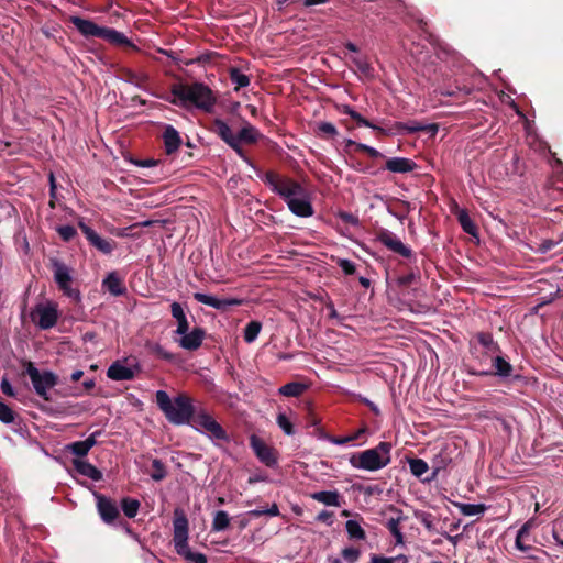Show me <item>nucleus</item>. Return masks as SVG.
Wrapping results in <instances>:
<instances>
[{
  "label": "nucleus",
  "mask_w": 563,
  "mask_h": 563,
  "mask_svg": "<svg viewBox=\"0 0 563 563\" xmlns=\"http://www.w3.org/2000/svg\"><path fill=\"white\" fill-rule=\"evenodd\" d=\"M336 109L340 114L344 115L341 122L345 124L349 130L361 126L372 128L375 131V137L406 136L417 134L418 137L426 135L427 140H429L434 139L439 131V124L422 123L419 121H408L407 123L396 122L388 128H382L369 122L349 104L336 106Z\"/></svg>",
  "instance_id": "1"
},
{
  "label": "nucleus",
  "mask_w": 563,
  "mask_h": 563,
  "mask_svg": "<svg viewBox=\"0 0 563 563\" xmlns=\"http://www.w3.org/2000/svg\"><path fill=\"white\" fill-rule=\"evenodd\" d=\"M169 103L185 110L198 109L211 113L217 103L212 89L203 82L174 84L170 86Z\"/></svg>",
  "instance_id": "2"
},
{
  "label": "nucleus",
  "mask_w": 563,
  "mask_h": 563,
  "mask_svg": "<svg viewBox=\"0 0 563 563\" xmlns=\"http://www.w3.org/2000/svg\"><path fill=\"white\" fill-rule=\"evenodd\" d=\"M240 102H234L227 114L208 123V130L222 141H257L258 130L246 121L239 110Z\"/></svg>",
  "instance_id": "3"
},
{
  "label": "nucleus",
  "mask_w": 563,
  "mask_h": 563,
  "mask_svg": "<svg viewBox=\"0 0 563 563\" xmlns=\"http://www.w3.org/2000/svg\"><path fill=\"white\" fill-rule=\"evenodd\" d=\"M189 523L186 514L180 508L174 510L173 541L174 548L186 563H207V556L200 552L191 551L188 544Z\"/></svg>",
  "instance_id": "4"
},
{
  "label": "nucleus",
  "mask_w": 563,
  "mask_h": 563,
  "mask_svg": "<svg viewBox=\"0 0 563 563\" xmlns=\"http://www.w3.org/2000/svg\"><path fill=\"white\" fill-rule=\"evenodd\" d=\"M156 402L167 420L174 424L188 423L194 415V407L189 397L179 395L172 399L164 390L156 391Z\"/></svg>",
  "instance_id": "5"
},
{
  "label": "nucleus",
  "mask_w": 563,
  "mask_h": 563,
  "mask_svg": "<svg viewBox=\"0 0 563 563\" xmlns=\"http://www.w3.org/2000/svg\"><path fill=\"white\" fill-rule=\"evenodd\" d=\"M391 444L389 442H379L375 448L353 454L350 457V464L357 470L375 472L387 466L390 461Z\"/></svg>",
  "instance_id": "6"
},
{
  "label": "nucleus",
  "mask_w": 563,
  "mask_h": 563,
  "mask_svg": "<svg viewBox=\"0 0 563 563\" xmlns=\"http://www.w3.org/2000/svg\"><path fill=\"white\" fill-rule=\"evenodd\" d=\"M262 179L272 191L285 200L287 206H289L292 200L302 197V194L306 191L296 180L272 170L265 173Z\"/></svg>",
  "instance_id": "7"
},
{
  "label": "nucleus",
  "mask_w": 563,
  "mask_h": 563,
  "mask_svg": "<svg viewBox=\"0 0 563 563\" xmlns=\"http://www.w3.org/2000/svg\"><path fill=\"white\" fill-rule=\"evenodd\" d=\"M194 427L197 431L205 433L211 440L229 441V437L221 424L207 411H198L192 417Z\"/></svg>",
  "instance_id": "8"
},
{
  "label": "nucleus",
  "mask_w": 563,
  "mask_h": 563,
  "mask_svg": "<svg viewBox=\"0 0 563 563\" xmlns=\"http://www.w3.org/2000/svg\"><path fill=\"white\" fill-rule=\"evenodd\" d=\"M29 375L35 393L45 400H48V391L57 384V376L49 371L40 372L32 362L26 365Z\"/></svg>",
  "instance_id": "9"
},
{
  "label": "nucleus",
  "mask_w": 563,
  "mask_h": 563,
  "mask_svg": "<svg viewBox=\"0 0 563 563\" xmlns=\"http://www.w3.org/2000/svg\"><path fill=\"white\" fill-rule=\"evenodd\" d=\"M52 266L54 272V280L58 288L64 292L65 296L74 299L75 301H79L80 291L71 287V269L66 264L57 260L52 262Z\"/></svg>",
  "instance_id": "10"
},
{
  "label": "nucleus",
  "mask_w": 563,
  "mask_h": 563,
  "mask_svg": "<svg viewBox=\"0 0 563 563\" xmlns=\"http://www.w3.org/2000/svg\"><path fill=\"white\" fill-rule=\"evenodd\" d=\"M59 313L54 302L38 303L31 312L32 321L41 329L48 330L57 323Z\"/></svg>",
  "instance_id": "11"
},
{
  "label": "nucleus",
  "mask_w": 563,
  "mask_h": 563,
  "mask_svg": "<svg viewBox=\"0 0 563 563\" xmlns=\"http://www.w3.org/2000/svg\"><path fill=\"white\" fill-rule=\"evenodd\" d=\"M139 371L140 366L136 362L129 364L125 358L123 361H115L112 363L107 369V376L112 380H130L134 378Z\"/></svg>",
  "instance_id": "12"
},
{
  "label": "nucleus",
  "mask_w": 563,
  "mask_h": 563,
  "mask_svg": "<svg viewBox=\"0 0 563 563\" xmlns=\"http://www.w3.org/2000/svg\"><path fill=\"white\" fill-rule=\"evenodd\" d=\"M377 240L388 250L404 257H410L412 254L411 249L405 245L395 233L388 230L380 231L377 235Z\"/></svg>",
  "instance_id": "13"
},
{
  "label": "nucleus",
  "mask_w": 563,
  "mask_h": 563,
  "mask_svg": "<svg viewBox=\"0 0 563 563\" xmlns=\"http://www.w3.org/2000/svg\"><path fill=\"white\" fill-rule=\"evenodd\" d=\"M79 228L81 229L89 243L99 252L103 254H110L113 251L115 245L114 241L101 238L95 230L81 221L79 222Z\"/></svg>",
  "instance_id": "14"
},
{
  "label": "nucleus",
  "mask_w": 563,
  "mask_h": 563,
  "mask_svg": "<svg viewBox=\"0 0 563 563\" xmlns=\"http://www.w3.org/2000/svg\"><path fill=\"white\" fill-rule=\"evenodd\" d=\"M68 21L77 29V31L86 38L101 37L104 26L96 24L92 20L84 19L77 15H70Z\"/></svg>",
  "instance_id": "15"
},
{
  "label": "nucleus",
  "mask_w": 563,
  "mask_h": 563,
  "mask_svg": "<svg viewBox=\"0 0 563 563\" xmlns=\"http://www.w3.org/2000/svg\"><path fill=\"white\" fill-rule=\"evenodd\" d=\"M194 298L203 305L212 307L218 310H227L229 307L240 306L242 303L241 299L236 298H218L211 295L195 292Z\"/></svg>",
  "instance_id": "16"
},
{
  "label": "nucleus",
  "mask_w": 563,
  "mask_h": 563,
  "mask_svg": "<svg viewBox=\"0 0 563 563\" xmlns=\"http://www.w3.org/2000/svg\"><path fill=\"white\" fill-rule=\"evenodd\" d=\"M93 496L97 500V508L102 520L107 523L113 522L119 516L115 503L99 493H93Z\"/></svg>",
  "instance_id": "17"
},
{
  "label": "nucleus",
  "mask_w": 563,
  "mask_h": 563,
  "mask_svg": "<svg viewBox=\"0 0 563 563\" xmlns=\"http://www.w3.org/2000/svg\"><path fill=\"white\" fill-rule=\"evenodd\" d=\"M205 339V331L200 328H194L187 331L186 334H179V339L175 341L180 347L188 351H196L202 344Z\"/></svg>",
  "instance_id": "18"
},
{
  "label": "nucleus",
  "mask_w": 563,
  "mask_h": 563,
  "mask_svg": "<svg viewBox=\"0 0 563 563\" xmlns=\"http://www.w3.org/2000/svg\"><path fill=\"white\" fill-rule=\"evenodd\" d=\"M251 446L255 452L256 456L261 462L266 464L267 466H273L277 463L276 456L272 448L266 445L261 439L256 435H252L250 439Z\"/></svg>",
  "instance_id": "19"
},
{
  "label": "nucleus",
  "mask_w": 563,
  "mask_h": 563,
  "mask_svg": "<svg viewBox=\"0 0 563 563\" xmlns=\"http://www.w3.org/2000/svg\"><path fill=\"white\" fill-rule=\"evenodd\" d=\"M288 208L294 214L301 218H308L313 214V207L307 190L302 194V197L292 200Z\"/></svg>",
  "instance_id": "20"
},
{
  "label": "nucleus",
  "mask_w": 563,
  "mask_h": 563,
  "mask_svg": "<svg viewBox=\"0 0 563 563\" xmlns=\"http://www.w3.org/2000/svg\"><path fill=\"white\" fill-rule=\"evenodd\" d=\"M100 38L107 41L108 43L114 46H125L135 48V45L122 32H119L111 27L104 26Z\"/></svg>",
  "instance_id": "21"
},
{
  "label": "nucleus",
  "mask_w": 563,
  "mask_h": 563,
  "mask_svg": "<svg viewBox=\"0 0 563 563\" xmlns=\"http://www.w3.org/2000/svg\"><path fill=\"white\" fill-rule=\"evenodd\" d=\"M102 287L115 297L126 292V288L117 272H111L106 276L102 280Z\"/></svg>",
  "instance_id": "22"
},
{
  "label": "nucleus",
  "mask_w": 563,
  "mask_h": 563,
  "mask_svg": "<svg viewBox=\"0 0 563 563\" xmlns=\"http://www.w3.org/2000/svg\"><path fill=\"white\" fill-rule=\"evenodd\" d=\"M99 434V432L91 433L86 440L84 441H76L67 445V449L69 452H71L74 455H77L79 457L86 456L90 449L96 445L97 440L96 437Z\"/></svg>",
  "instance_id": "23"
},
{
  "label": "nucleus",
  "mask_w": 563,
  "mask_h": 563,
  "mask_svg": "<svg viewBox=\"0 0 563 563\" xmlns=\"http://www.w3.org/2000/svg\"><path fill=\"white\" fill-rule=\"evenodd\" d=\"M73 464L79 474L92 481L98 482L102 478V473L96 466H93L91 463L87 461L77 459L74 460Z\"/></svg>",
  "instance_id": "24"
},
{
  "label": "nucleus",
  "mask_w": 563,
  "mask_h": 563,
  "mask_svg": "<svg viewBox=\"0 0 563 563\" xmlns=\"http://www.w3.org/2000/svg\"><path fill=\"white\" fill-rule=\"evenodd\" d=\"M405 519L406 517L404 516L402 511L397 510V516L389 518L386 522V527L394 536L395 543L397 545L404 544V534L401 532L400 525L402 521H405Z\"/></svg>",
  "instance_id": "25"
},
{
  "label": "nucleus",
  "mask_w": 563,
  "mask_h": 563,
  "mask_svg": "<svg viewBox=\"0 0 563 563\" xmlns=\"http://www.w3.org/2000/svg\"><path fill=\"white\" fill-rule=\"evenodd\" d=\"M415 167L416 164L411 159L404 157H393L386 162V168L393 173H408L413 170Z\"/></svg>",
  "instance_id": "26"
},
{
  "label": "nucleus",
  "mask_w": 563,
  "mask_h": 563,
  "mask_svg": "<svg viewBox=\"0 0 563 563\" xmlns=\"http://www.w3.org/2000/svg\"><path fill=\"white\" fill-rule=\"evenodd\" d=\"M311 498L325 505L339 507L341 505V496L336 490H321L311 494Z\"/></svg>",
  "instance_id": "27"
},
{
  "label": "nucleus",
  "mask_w": 563,
  "mask_h": 563,
  "mask_svg": "<svg viewBox=\"0 0 563 563\" xmlns=\"http://www.w3.org/2000/svg\"><path fill=\"white\" fill-rule=\"evenodd\" d=\"M451 463V457L444 453H439L432 459V473L430 477L422 479L423 482H431L438 477L440 472L444 471Z\"/></svg>",
  "instance_id": "28"
},
{
  "label": "nucleus",
  "mask_w": 563,
  "mask_h": 563,
  "mask_svg": "<svg viewBox=\"0 0 563 563\" xmlns=\"http://www.w3.org/2000/svg\"><path fill=\"white\" fill-rule=\"evenodd\" d=\"M229 78L233 85H235L234 89L239 90L241 88L247 87L250 85V77L243 74L239 68L231 67L229 70Z\"/></svg>",
  "instance_id": "29"
},
{
  "label": "nucleus",
  "mask_w": 563,
  "mask_h": 563,
  "mask_svg": "<svg viewBox=\"0 0 563 563\" xmlns=\"http://www.w3.org/2000/svg\"><path fill=\"white\" fill-rule=\"evenodd\" d=\"M306 389L307 386L305 384L291 382L282 386L278 393L285 397H299Z\"/></svg>",
  "instance_id": "30"
},
{
  "label": "nucleus",
  "mask_w": 563,
  "mask_h": 563,
  "mask_svg": "<svg viewBox=\"0 0 563 563\" xmlns=\"http://www.w3.org/2000/svg\"><path fill=\"white\" fill-rule=\"evenodd\" d=\"M457 220H459L462 229L464 230V232H466L471 235L477 234V228H476L475 223L472 221V219L470 218V216L465 209L459 210Z\"/></svg>",
  "instance_id": "31"
},
{
  "label": "nucleus",
  "mask_w": 563,
  "mask_h": 563,
  "mask_svg": "<svg viewBox=\"0 0 563 563\" xmlns=\"http://www.w3.org/2000/svg\"><path fill=\"white\" fill-rule=\"evenodd\" d=\"M230 525V517L227 511L218 510L213 515L212 531L219 532L225 530Z\"/></svg>",
  "instance_id": "32"
},
{
  "label": "nucleus",
  "mask_w": 563,
  "mask_h": 563,
  "mask_svg": "<svg viewBox=\"0 0 563 563\" xmlns=\"http://www.w3.org/2000/svg\"><path fill=\"white\" fill-rule=\"evenodd\" d=\"M345 529L350 539L364 540L366 533L358 521L350 519L345 523Z\"/></svg>",
  "instance_id": "33"
},
{
  "label": "nucleus",
  "mask_w": 563,
  "mask_h": 563,
  "mask_svg": "<svg viewBox=\"0 0 563 563\" xmlns=\"http://www.w3.org/2000/svg\"><path fill=\"white\" fill-rule=\"evenodd\" d=\"M408 465L411 474L418 478H420L423 474H426L429 471L428 463L422 459H409Z\"/></svg>",
  "instance_id": "34"
},
{
  "label": "nucleus",
  "mask_w": 563,
  "mask_h": 563,
  "mask_svg": "<svg viewBox=\"0 0 563 563\" xmlns=\"http://www.w3.org/2000/svg\"><path fill=\"white\" fill-rule=\"evenodd\" d=\"M493 365L495 368V374L500 377H508L512 372L511 364L501 356H496L494 358Z\"/></svg>",
  "instance_id": "35"
},
{
  "label": "nucleus",
  "mask_w": 563,
  "mask_h": 563,
  "mask_svg": "<svg viewBox=\"0 0 563 563\" xmlns=\"http://www.w3.org/2000/svg\"><path fill=\"white\" fill-rule=\"evenodd\" d=\"M459 510L464 516H479L486 510L484 504H459Z\"/></svg>",
  "instance_id": "36"
},
{
  "label": "nucleus",
  "mask_w": 563,
  "mask_h": 563,
  "mask_svg": "<svg viewBox=\"0 0 563 563\" xmlns=\"http://www.w3.org/2000/svg\"><path fill=\"white\" fill-rule=\"evenodd\" d=\"M262 330V324L258 321H251L244 329V341L246 343L254 342Z\"/></svg>",
  "instance_id": "37"
},
{
  "label": "nucleus",
  "mask_w": 563,
  "mask_h": 563,
  "mask_svg": "<svg viewBox=\"0 0 563 563\" xmlns=\"http://www.w3.org/2000/svg\"><path fill=\"white\" fill-rule=\"evenodd\" d=\"M158 133L162 141H181L178 131L170 124L159 125Z\"/></svg>",
  "instance_id": "38"
},
{
  "label": "nucleus",
  "mask_w": 563,
  "mask_h": 563,
  "mask_svg": "<svg viewBox=\"0 0 563 563\" xmlns=\"http://www.w3.org/2000/svg\"><path fill=\"white\" fill-rule=\"evenodd\" d=\"M122 510L128 518H134L137 515L140 503L136 499L123 498L121 501Z\"/></svg>",
  "instance_id": "39"
},
{
  "label": "nucleus",
  "mask_w": 563,
  "mask_h": 563,
  "mask_svg": "<svg viewBox=\"0 0 563 563\" xmlns=\"http://www.w3.org/2000/svg\"><path fill=\"white\" fill-rule=\"evenodd\" d=\"M277 426L286 435H294L295 429L291 419L284 412H279L276 418Z\"/></svg>",
  "instance_id": "40"
},
{
  "label": "nucleus",
  "mask_w": 563,
  "mask_h": 563,
  "mask_svg": "<svg viewBox=\"0 0 563 563\" xmlns=\"http://www.w3.org/2000/svg\"><path fill=\"white\" fill-rule=\"evenodd\" d=\"M316 133L320 137H334L338 134L336 128L330 122H319L316 128Z\"/></svg>",
  "instance_id": "41"
},
{
  "label": "nucleus",
  "mask_w": 563,
  "mask_h": 563,
  "mask_svg": "<svg viewBox=\"0 0 563 563\" xmlns=\"http://www.w3.org/2000/svg\"><path fill=\"white\" fill-rule=\"evenodd\" d=\"M529 531H530V523L526 522L517 532L515 544H516V548L518 550H520L521 552H528L531 549V545L526 544L525 541L522 540V534H529Z\"/></svg>",
  "instance_id": "42"
},
{
  "label": "nucleus",
  "mask_w": 563,
  "mask_h": 563,
  "mask_svg": "<svg viewBox=\"0 0 563 563\" xmlns=\"http://www.w3.org/2000/svg\"><path fill=\"white\" fill-rule=\"evenodd\" d=\"M153 472L151 473V478L155 482H159L164 479L167 475V471L162 461L154 459L152 461Z\"/></svg>",
  "instance_id": "43"
},
{
  "label": "nucleus",
  "mask_w": 563,
  "mask_h": 563,
  "mask_svg": "<svg viewBox=\"0 0 563 563\" xmlns=\"http://www.w3.org/2000/svg\"><path fill=\"white\" fill-rule=\"evenodd\" d=\"M351 62L356 66V68L365 76H371L373 71V67L365 59L357 56L351 58Z\"/></svg>",
  "instance_id": "44"
},
{
  "label": "nucleus",
  "mask_w": 563,
  "mask_h": 563,
  "mask_svg": "<svg viewBox=\"0 0 563 563\" xmlns=\"http://www.w3.org/2000/svg\"><path fill=\"white\" fill-rule=\"evenodd\" d=\"M14 418L15 416L13 410L8 405L0 401V421L9 424L14 421Z\"/></svg>",
  "instance_id": "45"
},
{
  "label": "nucleus",
  "mask_w": 563,
  "mask_h": 563,
  "mask_svg": "<svg viewBox=\"0 0 563 563\" xmlns=\"http://www.w3.org/2000/svg\"><path fill=\"white\" fill-rule=\"evenodd\" d=\"M247 515L251 516V517H260V516H263V515H268L271 517H276V516L279 515V509H278V506L276 504H273L267 509H253V510H250L247 512Z\"/></svg>",
  "instance_id": "46"
},
{
  "label": "nucleus",
  "mask_w": 563,
  "mask_h": 563,
  "mask_svg": "<svg viewBox=\"0 0 563 563\" xmlns=\"http://www.w3.org/2000/svg\"><path fill=\"white\" fill-rule=\"evenodd\" d=\"M341 554H342V558L347 563H356L361 555V551L356 548L349 547V548H344L342 550Z\"/></svg>",
  "instance_id": "47"
},
{
  "label": "nucleus",
  "mask_w": 563,
  "mask_h": 563,
  "mask_svg": "<svg viewBox=\"0 0 563 563\" xmlns=\"http://www.w3.org/2000/svg\"><path fill=\"white\" fill-rule=\"evenodd\" d=\"M151 351L158 357L163 358V360H166V361H174L175 360V356L173 353L168 352L167 350H165L161 344L158 343H155L153 345H151Z\"/></svg>",
  "instance_id": "48"
},
{
  "label": "nucleus",
  "mask_w": 563,
  "mask_h": 563,
  "mask_svg": "<svg viewBox=\"0 0 563 563\" xmlns=\"http://www.w3.org/2000/svg\"><path fill=\"white\" fill-rule=\"evenodd\" d=\"M479 343L487 349L488 352H495L498 350L497 344L494 342L492 335L481 333L478 334Z\"/></svg>",
  "instance_id": "49"
},
{
  "label": "nucleus",
  "mask_w": 563,
  "mask_h": 563,
  "mask_svg": "<svg viewBox=\"0 0 563 563\" xmlns=\"http://www.w3.org/2000/svg\"><path fill=\"white\" fill-rule=\"evenodd\" d=\"M57 232L60 238L68 242L70 241L77 233L76 229L73 225H60L57 228Z\"/></svg>",
  "instance_id": "50"
},
{
  "label": "nucleus",
  "mask_w": 563,
  "mask_h": 563,
  "mask_svg": "<svg viewBox=\"0 0 563 563\" xmlns=\"http://www.w3.org/2000/svg\"><path fill=\"white\" fill-rule=\"evenodd\" d=\"M472 92V88L464 85V86H459L456 85L454 89H450V90H446L445 92H443V95H446V96H467Z\"/></svg>",
  "instance_id": "51"
},
{
  "label": "nucleus",
  "mask_w": 563,
  "mask_h": 563,
  "mask_svg": "<svg viewBox=\"0 0 563 563\" xmlns=\"http://www.w3.org/2000/svg\"><path fill=\"white\" fill-rule=\"evenodd\" d=\"M172 316L176 321H179L180 319L186 317V313L178 302H173L170 306Z\"/></svg>",
  "instance_id": "52"
},
{
  "label": "nucleus",
  "mask_w": 563,
  "mask_h": 563,
  "mask_svg": "<svg viewBox=\"0 0 563 563\" xmlns=\"http://www.w3.org/2000/svg\"><path fill=\"white\" fill-rule=\"evenodd\" d=\"M133 164L136 166L148 168V167H155L158 165L159 161L155 158H145V159H131Z\"/></svg>",
  "instance_id": "53"
},
{
  "label": "nucleus",
  "mask_w": 563,
  "mask_h": 563,
  "mask_svg": "<svg viewBox=\"0 0 563 563\" xmlns=\"http://www.w3.org/2000/svg\"><path fill=\"white\" fill-rule=\"evenodd\" d=\"M339 266L346 275H352L355 273V264L350 260H340Z\"/></svg>",
  "instance_id": "54"
},
{
  "label": "nucleus",
  "mask_w": 563,
  "mask_h": 563,
  "mask_svg": "<svg viewBox=\"0 0 563 563\" xmlns=\"http://www.w3.org/2000/svg\"><path fill=\"white\" fill-rule=\"evenodd\" d=\"M339 218L344 221L345 223H349L351 225L357 227L360 224V220L356 216L349 213V212H340Z\"/></svg>",
  "instance_id": "55"
},
{
  "label": "nucleus",
  "mask_w": 563,
  "mask_h": 563,
  "mask_svg": "<svg viewBox=\"0 0 563 563\" xmlns=\"http://www.w3.org/2000/svg\"><path fill=\"white\" fill-rule=\"evenodd\" d=\"M1 390L4 395L14 397L15 391L8 378L3 377L0 384Z\"/></svg>",
  "instance_id": "56"
},
{
  "label": "nucleus",
  "mask_w": 563,
  "mask_h": 563,
  "mask_svg": "<svg viewBox=\"0 0 563 563\" xmlns=\"http://www.w3.org/2000/svg\"><path fill=\"white\" fill-rule=\"evenodd\" d=\"M556 245V243L552 240H544L542 241L538 247L536 249V251L540 254H545L547 252H549L550 250H552L554 246Z\"/></svg>",
  "instance_id": "57"
},
{
  "label": "nucleus",
  "mask_w": 563,
  "mask_h": 563,
  "mask_svg": "<svg viewBox=\"0 0 563 563\" xmlns=\"http://www.w3.org/2000/svg\"><path fill=\"white\" fill-rule=\"evenodd\" d=\"M176 322H177V328L175 330V334H177V335L186 334V332L189 330V323H188L187 317H185Z\"/></svg>",
  "instance_id": "58"
},
{
  "label": "nucleus",
  "mask_w": 563,
  "mask_h": 563,
  "mask_svg": "<svg viewBox=\"0 0 563 563\" xmlns=\"http://www.w3.org/2000/svg\"><path fill=\"white\" fill-rule=\"evenodd\" d=\"M396 558H385L378 555H372L371 563H395Z\"/></svg>",
  "instance_id": "59"
},
{
  "label": "nucleus",
  "mask_w": 563,
  "mask_h": 563,
  "mask_svg": "<svg viewBox=\"0 0 563 563\" xmlns=\"http://www.w3.org/2000/svg\"><path fill=\"white\" fill-rule=\"evenodd\" d=\"M317 519H318L319 521L327 522V523L331 525V523H332V512H330V511H328V510H322V511L318 515Z\"/></svg>",
  "instance_id": "60"
},
{
  "label": "nucleus",
  "mask_w": 563,
  "mask_h": 563,
  "mask_svg": "<svg viewBox=\"0 0 563 563\" xmlns=\"http://www.w3.org/2000/svg\"><path fill=\"white\" fill-rule=\"evenodd\" d=\"M355 440H356V435H349V437H344V438H334L331 440V442L334 444H338V445H343L345 443H349V442L355 441Z\"/></svg>",
  "instance_id": "61"
},
{
  "label": "nucleus",
  "mask_w": 563,
  "mask_h": 563,
  "mask_svg": "<svg viewBox=\"0 0 563 563\" xmlns=\"http://www.w3.org/2000/svg\"><path fill=\"white\" fill-rule=\"evenodd\" d=\"M181 143H165V150L167 155H172L178 151Z\"/></svg>",
  "instance_id": "62"
},
{
  "label": "nucleus",
  "mask_w": 563,
  "mask_h": 563,
  "mask_svg": "<svg viewBox=\"0 0 563 563\" xmlns=\"http://www.w3.org/2000/svg\"><path fill=\"white\" fill-rule=\"evenodd\" d=\"M363 401L364 404H366L368 406V408L372 410V412L376 416H379L380 415V410L379 408L371 400H368L367 398H363Z\"/></svg>",
  "instance_id": "63"
},
{
  "label": "nucleus",
  "mask_w": 563,
  "mask_h": 563,
  "mask_svg": "<svg viewBox=\"0 0 563 563\" xmlns=\"http://www.w3.org/2000/svg\"><path fill=\"white\" fill-rule=\"evenodd\" d=\"M416 23H417L418 29H419L421 32H423V33H428V23H427V21H424V20H423V19H421V18H418V19L416 20Z\"/></svg>",
  "instance_id": "64"
}]
</instances>
